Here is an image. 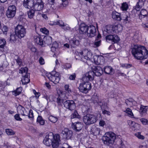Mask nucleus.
Instances as JSON below:
<instances>
[{"label":"nucleus","mask_w":148,"mask_h":148,"mask_svg":"<svg viewBox=\"0 0 148 148\" xmlns=\"http://www.w3.org/2000/svg\"><path fill=\"white\" fill-rule=\"evenodd\" d=\"M102 140L104 144L108 145L112 144L115 141L119 146H121V147H125L121 136L119 135L116 136L113 132L106 133L102 137Z\"/></svg>","instance_id":"obj_1"},{"label":"nucleus","mask_w":148,"mask_h":148,"mask_svg":"<svg viewBox=\"0 0 148 148\" xmlns=\"http://www.w3.org/2000/svg\"><path fill=\"white\" fill-rule=\"evenodd\" d=\"M132 53L134 58L142 60L147 59L148 57V51L144 46L134 45L132 50Z\"/></svg>","instance_id":"obj_2"},{"label":"nucleus","mask_w":148,"mask_h":148,"mask_svg":"<svg viewBox=\"0 0 148 148\" xmlns=\"http://www.w3.org/2000/svg\"><path fill=\"white\" fill-rule=\"evenodd\" d=\"M84 74L82 77V82L79 84L78 89L80 92L84 94H87L89 92L92 88L91 83L89 82L91 81L88 79V77Z\"/></svg>","instance_id":"obj_3"},{"label":"nucleus","mask_w":148,"mask_h":148,"mask_svg":"<svg viewBox=\"0 0 148 148\" xmlns=\"http://www.w3.org/2000/svg\"><path fill=\"white\" fill-rule=\"evenodd\" d=\"M103 73V69L99 66H95L92 68V71L87 73L85 74L88 77V79L93 80L95 75L100 76Z\"/></svg>","instance_id":"obj_4"},{"label":"nucleus","mask_w":148,"mask_h":148,"mask_svg":"<svg viewBox=\"0 0 148 148\" xmlns=\"http://www.w3.org/2000/svg\"><path fill=\"white\" fill-rule=\"evenodd\" d=\"M43 143L47 146L52 145L53 148H56V140L53 133L50 132L47 133L43 141Z\"/></svg>","instance_id":"obj_5"},{"label":"nucleus","mask_w":148,"mask_h":148,"mask_svg":"<svg viewBox=\"0 0 148 148\" xmlns=\"http://www.w3.org/2000/svg\"><path fill=\"white\" fill-rule=\"evenodd\" d=\"M98 120L97 117L93 114H87L83 117V121L86 125H90L95 123Z\"/></svg>","instance_id":"obj_6"},{"label":"nucleus","mask_w":148,"mask_h":148,"mask_svg":"<svg viewBox=\"0 0 148 148\" xmlns=\"http://www.w3.org/2000/svg\"><path fill=\"white\" fill-rule=\"evenodd\" d=\"M122 27L120 25H106L104 29V31L108 34H113L116 32V31H120L122 29Z\"/></svg>","instance_id":"obj_7"},{"label":"nucleus","mask_w":148,"mask_h":148,"mask_svg":"<svg viewBox=\"0 0 148 148\" xmlns=\"http://www.w3.org/2000/svg\"><path fill=\"white\" fill-rule=\"evenodd\" d=\"M15 32L19 38L24 37L26 34V29L21 25H18L15 28Z\"/></svg>","instance_id":"obj_8"},{"label":"nucleus","mask_w":148,"mask_h":148,"mask_svg":"<svg viewBox=\"0 0 148 148\" xmlns=\"http://www.w3.org/2000/svg\"><path fill=\"white\" fill-rule=\"evenodd\" d=\"M106 41L109 42H111L112 44L117 43L119 42L120 39L118 36L116 34H110L105 37Z\"/></svg>","instance_id":"obj_9"},{"label":"nucleus","mask_w":148,"mask_h":148,"mask_svg":"<svg viewBox=\"0 0 148 148\" xmlns=\"http://www.w3.org/2000/svg\"><path fill=\"white\" fill-rule=\"evenodd\" d=\"M16 8L14 5L9 6L6 12V15L8 18H12L15 16L16 13Z\"/></svg>","instance_id":"obj_10"},{"label":"nucleus","mask_w":148,"mask_h":148,"mask_svg":"<svg viewBox=\"0 0 148 148\" xmlns=\"http://www.w3.org/2000/svg\"><path fill=\"white\" fill-rule=\"evenodd\" d=\"M64 107L67 109L72 111L76 107V104L73 100H66L63 103Z\"/></svg>","instance_id":"obj_11"},{"label":"nucleus","mask_w":148,"mask_h":148,"mask_svg":"<svg viewBox=\"0 0 148 148\" xmlns=\"http://www.w3.org/2000/svg\"><path fill=\"white\" fill-rule=\"evenodd\" d=\"M44 3L42 0H36L34 2L33 7L35 11H40L43 9Z\"/></svg>","instance_id":"obj_12"},{"label":"nucleus","mask_w":148,"mask_h":148,"mask_svg":"<svg viewBox=\"0 0 148 148\" xmlns=\"http://www.w3.org/2000/svg\"><path fill=\"white\" fill-rule=\"evenodd\" d=\"M62 134L63 135L64 138L66 140H69L72 137L73 133L72 131L68 128H65L62 131Z\"/></svg>","instance_id":"obj_13"},{"label":"nucleus","mask_w":148,"mask_h":148,"mask_svg":"<svg viewBox=\"0 0 148 148\" xmlns=\"http://www.w3.org/2000/svg\"><path fill=\"white\" fill-rule=\"evenodd\" d=\"M96 32L95 27L92 25H90L88 26L87 35L88 37L92 38L94 37L96 35Z\"/></svg>","instance_id":"obj_14"},{"label":"nucleus","mask_w":148,"mask_h":148,"mask_svg":"<svg viewBox=\"0 0 148 148\" xmlns=\"http://www.w3.org/2000/svg\"><path fill=\"white\" fill-rule=\"evenodd\" d=\"M83 124L82 123L77 122L74 123H72L71 127L72 129L76 132L80 131L83 127Z\"/></svg>","instance_id":"obj_15"},{"label":"nucleus","mask_w":148,"mask_h":148,"mask_svg":"<svg viewBox=\"0 0 148 148\" xmlns=\"http://www.w3.org/2000/svg\"><path fill=\"white\" fill-rule=\"evenodd\" d=\"M103 73L110 75H113L114 73V70L110 66H105L103 69Z\"/></svg>","instance_id":"obj_16"},{"label":"nucleus","mask_w":148,"mask_h":148,"mask_svg":"<svg viewBox=\"0 0 148 148\" xmlns=\"http://www.w3.org/2000/svg\"><path fill=\"white\" fill-rule=\"evenodd\" d=\"M88 26L84 23H81L79 26V31L80 34H84L88 31Z\"/></svg>","instance_id":"obj_17"},{"label":"nucleus","mask_w":148,"mask_h":148,"mask_svg":"<svg viewBox=\"0 0 148 148\" xmlns=\"http://www.w3.org/2000/svg\"><path fill=\"white\" fill-rule=\"evenodd\" d=\"M52 71L51 73H46L45 76L47 77L50 81L53 82L54 84H55L56 81V71Z\"/></svg>","instance_id":"obj_18"},{"label":"nucleus","mask_w":148,"mask_h":148,"mask_svg":"<svg viewBox=\"0 0 148 148\" xmlns=\"http://www.w3.org/2000/svg\"><path fill=\"white\" fill-rule=\"evenodd\" d=\"M80 41L77 39L75 37L71 38L69 42L70 45L71 47L74 48H76L77 46H78L80 44Z\"/></svg>","instance_id":"obj_19"},{"label":"nucleus","mask_w":148,"mask_h":148,"mask_svg":"<svg viewBox=\"0 0 148 148\" xmlns=\"http://www.w3.org/2000/svg\"><path fill=\"white\" fill-rule=\"evenodd\" d=\"M60 94L58 92L57 93L58 95V97L57 99V102L59 106H61L62 103H64L63 97L64 96V95L63 94L64 92L61 91H60Z\"/></svg>","instance_id":"obj_20"},{"label":"nucleus","mask_w":148,"mask_h":148,"mask_svg":"<svg viewBox=\"0 0 148 148\" xmlns=\"http://www.w3.org/2000/svg\"><path fill=\"white\" fill-rule=\"evenodd\" d=\"M34 3V0H24L23 5L25 8L30 9L33 7Z\"/></svg>","instance_id":"obj_21"},{"label":"nucleus","mask_w":148,"mask_h":148,"mask_svg":"<svg viewBox=\"0 0 148 148\" xmlns=\"http://www.w3.org/2000/svg\"><path fill=\"white\" fill-rule=\"evenodd\" d=\"M112 17L114 19L117 21H120L122 19L120 14L116 11H114L112 12Z\"/></svg>","instance_id":"obj_22"},{"label":"nucleus","mask_w":148,"mask_h":148,"mask_svg":"<svg viewBox=\"0 0 148 148\" xmlns=\"http://www.w3.org/2000/svg\"><path fill=\"white\" fill-rule=\"evenodd\" d=\"M34 41L37 44L42 47H44L45 45L42 39L39 36H35L34 37Z\"/></svg>","instance_id":"obj_23"},{"label":"nucleus","mask_w":148,"mask_h":148,"mask_svg":"<svg viewBox=\"0 0 148 148\" xmlns=\"http://www.w3.org/2000/svg\"><path fill=\"white\" fill-rule=\"evenodd\" d=\"M103 58L102 56H98L97 55H95L93 56V60L94 62L97 64H101L103 61V59H102V61L101 60V58Z\"/></svg>","instance_id":"obj_24"},{"label":"nucleus","mask_w":148,"mask_h":148,"mask_svg":"<svg viewBox=\"0 0 148 148\" xmlns=\"http://www.w3.org/2000/svg\"><path fill=\"white\" fill-rule=\"evenodd\" d=\"M148 109V106L141 105L139 111L140 114L142 115H145L147 114Z\"/></svg>","instance_id":"obj_25"},{"label":"nucleus","mask_w":148,"mask_h":148,"mask_svg":"<svg viewBox=\"0 0 148 148\" xmlns=\"http://www.w3.org/2000/svg\"><path fill=\"white\" fill-rule=\"evenodd\" d=\"M148 14V12L147 10L145 9H142L140 10L139 14H138L139 18L141 20L143 18L147 16Z\"/></svg>","instance_id":"obj_26"},{"label":"nucleus","mask_w":148,"mask_h":148,"mask_svg":"<svg viewBox=\"0 0 148 148\" xmlns=\"http://www.w3.org/2000/svg\"><path fill=\"white\" fill-rule=\"evenodd\" d=\"M29 74H26L24 76H23L21 81L23 85H25L30 81V79L29 78Z\"/></svg>","instance_id":"obj_27"},{"label":"nucleus","mask_w":148,"mask_h":148,"mask_svg":"<svg viewBox=\"0 0 148 148\" xmlns=\"http://www.w3.org/2000/svg\"><path fill=\"white\" fill-rule=\"evenodd\" d=\"M124 16L122 18L124 22L125 23H129L130 21V14L129 12H126L124 14Z\"/></svg>","instance_id":"obj_28"},{"label":"nucleus","mask_w":148,"mask_h":148,"mask_svg":"<svg viewBox=\"0 0 148 148\" xmlns=\"http://www.w3.org/2000/svg\"><path fill=\"white\" fill-rule=\"evenodd\" d=\"M132 124V129L134 131L139 130L140 128V124L136 123L132 121H130Z\"/></svg>","instance_id":"obj_29"},{"label":"nucleus","mask_w":148,"mask_h":148,"mask_svg":"<svg viewBox=\"0 0 148 148\" xmlns=\"http://www.w3.org/2000/svg\"><path fill=\"white\" fill-rule=\"evenodd\" d=\"M43 41L44 42V45L47 44V45H50L52 42V38L49 36H48L44 37L43 38Z\"/></svg>","instance_id":"obj_30"},{"label":"nucleus","mask_w":148,"mask_h":148,"mask_svg":"<svg viewBox=\"0 0 148 148\" xmlns=\"http://www.w3.org/2000/svg\"><path fill=\"white\" fill-rule=\"evenodd\" d=\"M7 64V62L6 60V57L5 55H1L0 56V67L4 66L5 64Z\"/></svg>","instance_id":"obj_31"},{"label":"nucleus","mask_w":148,"mask_h":148,"mask_svg":"<svg viewBox=\"0 0 148 148\" xmlns=\"http://www.w3.org/2000/svg\"><path fill=\"white\" fill-rule=\"evenodd\" d=\"M98 97H97V98ZM94 101L97 103L100 106L102 109L105 108L107 106V104L105 102H103L101 101H99L98 98L97 100H94Z\"/></svg>","instance_id":"obj_32"},{"label":"nucleus","mask_w":148,"mask_h":148,"mask_svg":"<svg viewBox=\"0 0 148 148\" xmlns=\"http://www.w3.org/2000/svg\"><path fill=\"white\" fill-rule=\"evenodd\" d=\"M81 118V116L78 113L76 110H74V112L72 113L71 116V119L77 118L79 119Z\"/></svg>","instance_id":"obj_33"},{"label":"nucleus","mask_w":148,"mask_h":148,"mask_svg":"<svg viewBox=\"0 0 148 148\" xmlns=\"http://www.w3.org/2000/svg\"><path fill=\"white\" fill-rule=\"evenodd\" d=\"M92 132L94 135L97 136L100 134L101 131L99 128L95 127L93 128Z\"/></svg>","instance_id":"obj_34"},{"label":"nucleus","mask_w":148,"mask_h":148,"mask_svg":"<svg viewBox=\"0 0 148 148\" xmlns=\"http://www.w3.org/2000/svg\"><path fill=\"white\" fill-rule=\"evenodd\" d=\"M144 3L138 1L135 6V9L137 11H139L141 8L143 6Z\"/></svg>","instance_id":"obj_35"},{"label":"nucleus","mask_w":148,"mask_h":148,"mask_svg":"<svg viewBox=\"0 0 148 148\" xmlns=\"http://www.w3.org/2000/svg\"><path fill=\"white\" fill-rule=\"evenodd\" d=\"M22 91V88L21 87L18 88L16 89V90L13 91V95L16 96L19 95L21 93Z\"/></svg>","instance_id":"obj_36"},{"label":"nucleus","mask_w":148,"mask_h":148,"mask_svg":"<svg viewBox=\"0 0 148 148\" xmlns=\"http://www.w3.org/2000/svg\"><path fill=\"white\" fill-rule=\"evenodd\" d=\"M17 36L15 33V34H11L10 35V41L12 43L14 42L17 39Z\"/></svg>","instance_id":"obj_37"},{"label":"nucleus","mask_w":148,"mask_h":148,"mask_svg":"<svg viewBox=\"0 0 148 148\" xmlns=\"http://www.w3.org/2000/svg\"><path fill=\"white\" fill-rule=\"evenodd\" d=\"M129 8L128 4L126 2H123L121 4V9L123 11H127Z\"/></svg>","instance_id":"obj_38"},{"label":"nucleus","mask_w":148,"mask_h":148,"mask_svg":"<svg viewBox=\"0 0 148 148\" xmlns=\"http://www.w3.org/2000/svg\"><path fill=\"white\" fill-rule=\"evenodd\" d=\"M35 10L33 9L27 11V15L29 18L31 19L34 15Z\"/></svg>","instance_id":"obj_39"},{"label":"nucleus","mask_w":148,"mask_h":148,"mask_svg":"<svg viewBox=\"0 0 148 148\" xmlns=\"http://www.w3.org/2000/svg\"><path fill=\"white\" fill-rule=\"evenodd\" d=\"M37 122L39 123L41 125H43L45 123V121L43 119L41 116L38 115L37 119Z\"/></svg>","instance_id":"obj_40"},{"label":"nucleus","mask_w":148,"mask_h":148,"mask_svg":"<svg viewBox=\"0 0 148 148\" xmlns=\"http://www.w3.org/2000/svg\"><path fill=\"white\" fill-rule=\"evenodd\" d=\"M24 108L21 105L18 106L17 108V110L18 113L22 115L23 111L24 110Z\"/></svg>","instance_id":"obj_41"},{"label":"nucleus","mask_w":148,"mask_h":148,"mask_svg":"<svg viewBox=\"0 0 148 148\" xmlns=\"http://www.w3.org/2000/svg\"><path fill=\"white\" fill-rule=\"evenodd\" d=\"M28 71V69L26 67L24 68H21L19 70V73H21L23 74L22 75L24 76L26 74H28L27 73Z\"/></svg>","instance_id":"obj_42"},{"label":"nucleus","mask_w":148,"mask_h":148,"mask_svg":"<svg viewBox=\"0 0 148 148\" xmlns=\"http://www.w3.org/2000/svg\"><path fill=\"white\" fill-rule=\"evenodd\" d=\"M92 53H91L90 51H88L87 56H84L82 58V60H83L84 58L86 60H90L92 58Z\"/></svg>","instance_id":"obj_43"},{"label":"nucleus","mask_w":148,"mask_h":148,"mask_svg":"<svg viewBox=\"0 0 148 148\" xmlns=\"http://www.w3.org/2000/svg\"><path fill=\"white\" fill-rule=\"evenodd\" d=\"M124 112L128 114V116L132 118L134 116L132 112V110L130 108H127L126 109V110Z\"/></svg>","instance_id":"obj_44"},{"label":"nucleus","mask_w":148,"mask_h":148,"mask_svg":"<svg viewBox=\"0 0 148 148\" xmlns=\"http://www.w3.org/2000/svg\"><path fill=\"white\" fill-rule=\"evenodd\" d=\"M60 142V135L58 134H56V148H58Z\"/></svg>","instance_id":"obj_45"},{"label":"nucleus","mask_w":148,"mask_h":148,"mask_svg":"<svg viewBox=\"0 0 148 148\" xmlns=\"http://www.w3.org/2000/svg\"><path fill=\"white\" fill-rule=\"evenodd\" d=\"M6 43L5 40L4 39H0V48H3Z\"/></svg>","instance_id":"obj_46"},{"label":"nucleus","mask_w":148,"mask_h":148,"mask_svg":"<svg viewBox=\"0 0 148 148\" xmlns=\"http://www.w3.org/2000/svg\"><path fill=\"white\" fill-rule=\"evenodd\" d=\"M142 144L139 146V148H148V140L143 142Z\"/></svg>","instance_id":"obj_47"},{"label":"nucleus","mask_w":148,"mask_h":148,"mask_svg":"<svg viewBox=\"0 0 148 148\" xmlns=\"http://www.w3.org/2000/svg\"><path fill=\"white\" fill-rule=\"evenodd\" d=\"M5 132L9 135H14L15 134V132L12 130L9 129H6L5 130Z\"/></svg>","instance_id":"obj_48"},{"label":"nucleus","mask_w":148,"mask_h":148,"mask_svg":"<svg viewBox=\"0 0 148 148\" xmlns=\"http://www.w3.org/2000/svg\"><path fill=\"white\" fill-rule=\"evenodd\" d=\"M134 135L139 139L143 140L145 138V137L141 134L140 132H138L135 133Z\"/></svg>","instance_id":"obj_49"},{"label":"nucleus","mask_w":148,"mask_h":148,"mask_svg":"<svg viewBox=\"0 0 148 148\" xmlns=\"http://www.w3.org/2000/svg\"><path fill=\"white\" fill-rule=\"evenodd\" d=\"M29 119L31 120H33L34 119L33 113L32 110L30 109L29 110L28 113V115L27 116Z\"/></svg>","instance_id":"obj_50"},{"label":"nucleus","mask_w":148,"mask_h":148,"mask_svg":"<svg viewBox=\"0 0 148 148\" xmlns=\"http://www.w3.org/2000/svg\"><path fill=\"white\" fill-rule=\"evenodd\" d=\"M140 120L143 125H148V120L147 119L145 118H141Z\"/></svg>","instance_id":"obj_51"},{"label":"nucleus","mask_w":148,"mask_h":148,"mask_svg":"<svg viewBox=\"0 0 148 148\" xmlns=\"http://www.w3.org/2000/svg\"><path fill=\"white\" fill-rule=\"evenodd\" d=\"M40 31L46 35H48L49 34V30L45 27L41 28L40 29Z\"/></svg>","instance_id":"obj_52"},{"label":"nucleus","mask_w":148,"mask_h":148,"mask_svg":"<svg viewBox=\"0 0 148 148\" xmlns=\"http://www.w3.org/2000/svg\"><path fill=\"white\" fill-rule=\"evenodd\" d=\"M51 50L52 52L54 53L53 56L54 57V56L55 54V51H56V45L54 43L52 44Z\"/></svg>","instance_id":"obj_53"},{"label":"nucleus","mask_w":148,"mask_h":148,"mask_svg":"<svg viewBox=\"0 0 148 148\" xmlns=\"http://www.w3.org/2000/svg\"><path fill=\"white\" fill-rule=\"evenodd\" d=\"M61 75L59 72L56 71V82H59L60 79Z\"/></svg>","instance_id":"obj_54"},{"label":"nucleus","mask_w":148,"mask_h":148,"mask_svg":"<svg viewBox=\"0 0 148 148\" xmlns=\"http://www.w3.org/2000/svg\"><path fill=\"white\" fill-rule=\"evenodd\" d=\"M64 88L65 90L68 93H70L71 92V90L69 88V85L68 84H66L64 86Z\"/></svg>","instance_id":"obj_55"},{"label":"nucleus","mask_w":148,"mask_h":148,"mask_svg":"<svg viewBox=\"0 0 148 148\" xmlns=\"http://www.w3.org/2000/svg\"><path fill=\"white\" fill-rule=\"evenodd\" d=\"M49 120L51 122L53 123L55 122L56 117L53 116H50L49 118Z\"/></svg>","instance_id":"obj_56"},{"label":"nucleus","mask_w":148,"mask_h":148,"mask_svg":"<svg viewBox=\"0 0 148 148\" xmlns=\"http://www.w3.org/2000/svg\"><path fill=\"white\" fill-rule=\"evenodd\" d=\"M29 110L28 109H27V110H26L25 108H24V110L23 111V113H22V115L24 116H28V115Z\"/></svg>","instance_id":"obj_57"},{"label":"nucleus","mask_w":148,"mask_h":148,"mask_svg":"<svg viewBox=\"0 0 148 148\" xmlns=\"http://www.w3.org/2000/svg\"><path fill=\"white\" fill-rule=\"evenodd\" d=\"M19 114H16L14 116V118L17 121H21L22 120V119L20 117Z\"/></svg>","instance_id":"obj_58"},{"label":"nucleus","mask_w":148,"mask_h":148,"mask_svg":"<svg viewBox=\"0 0 148 148\" xmlns=\"http://www.w3.org/2000/svg\"><path fill=\"white\" fill-rule=\"evenodd\" d=\"M101 40H95L94 42V45L97 47L99 46L101 44Z\"/></svg>","instance_id":"obj_59"},{"label":"nucleus","mask_w":148,"mask_h":148,"mask_svg":"<svg viewBox=\"0 0 148 148\" xmlns=\"http://www.w3.org/2000/svg\"><path fill=\"white\" fill-rule=\"evenodd\" d=\"M64 23L62 20H59L56 22V25H59L61 27Z\"/></svg>","instance_id":"obj_60"},{"label":"nucleus","mask_w":148,"mask_h":148,"mask_svg":"<svg viewBox=\"0 0 148 148\" xmlns=\"http://www.w3.org/2000/svg\"><path fill=\"white\" fill-rule=\"evenodd\" d=\"M2 30L4 34H6L8 30V28L6 26H4Z\"/></svg>","instance_id":"obj_61"},{"label":"nucleus","mask_w":148,"mask_h":148,"mask_svg":"<svg viewBox=\"0 0 148 148\" xmlns=\"http://www.w3.org/2000/svg\"><path fill=\"white\" fill-rule=\"evenodd\" d=\"M64 30H68L70 29V27H69L67 25H65L64 23V24L61 27Z\"/></svg>","instance_id":"obj_62"},{"label":"nucleus","mask_w":148,"mask_h":148,"mask_svg":"<svg viewBox=\"0 0 148 148\" xmlns=\"http://www.w3.org/2000/svg\"><path fill=\"white\" fill-rule=\"evenodd\" d=\"M99 124L100 126L103 127L106 124V123L103 120H101L99 122Z\"/></svg>","instance_id":"obj_63"},{"label":"nucleus","mask_w":148,"mask_h":148,"mask_svg":"<svg viewBox=\"0 0 148 148\" xmlns=\"http://www.w3.org/2000/svg\"><path fill=\"white\" fill-rule=\"evenodd\" d=\"M132 66V65L129 64H125L123 65L122 66L126 69L130 68Z\"/></svg>","instance_id":"obj_64"}]
</instances>
